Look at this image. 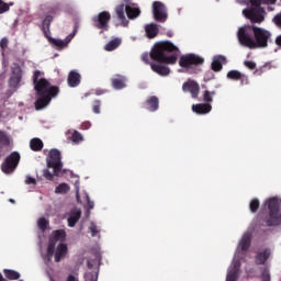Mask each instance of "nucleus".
I'll return each instance as SVG.
<instances>
[{
  "label": "nucleus",
  "instance_id": "1",
  "mask_svg": "<svg viewBox=\"0 0 281 281\" xmlns=\"http://www.w3.org/2000/svg\"><path fill=\"white\" fill-rule=\"evenodd\" d=\"M179 53V47L170 41L156 43L150 50V59L155 60L150 64V68L158 76H170V68L166 65H176Z\"/></svg>",
  "mask_w": 281,
  "mask_h": 281
},
{
  "label": "nucleus",
  "instance_id": "2",
  "mask_svg": "<svg viewBox=\"0 0 281 281\" xmlns=\"http://www.w3.org/2000/svg\"><path fill=\"white\" fill-rule=\"evenodd\" d=\"M237 38L243 47L265 49L271 42V32L255 24H247L239 27Z\"/></svg>",
  "mask_w": 281,
  "mask_h": 281
},
{
  "label": "nucleus",
  "instance_id": "3",
  "mask_svg": "<svg viewBox=\"0 0 281 281\" xmlns=\"http://www.w3.org/2000/svg\"><path fill=\"white\" fill-rule=\"evenodd\" d=\"M41 76H43L41 70L34 71L33 85L38 97L34 103L36 111H42V109H45V106L52 102V99L56 98L58 93H60V88H58V86H52L47 79L41 78Z\"/></svg>",
  "mask_w": 281,
  "mask_h": 281
},
{
  "label": "nucleus",
  "instance_id": "4",
  "mask_svg": "<svg viewBox=\"0 0 281 281\" xmlns=\"http://www.w3.org/2000/svg\"><path fill=\"white\" fill-rule=\"evenodd\" d=\"M269 215L263 220L267 227H278L281 225V212H280V202L278 199L271 198L267 201Z\"/></svg>",
  "mask_w": 281,
  "mask_h": 281
},
{
  "label": "nucleus",
  "instance_id": "5",
  "mask_svg": "<svg viewBox=\"0 0 281 281\" xmlns=\"http://www.w3.org/2000/svg\"><path fill=\"white\" fill-rule=\"evenodd\" d=\"M67 238V233L63 229L54 231L52 236L48 239V246L46 254L43 256V260L46 265H49L52 262V258H54V251L56 250V243L58 240H65Z\"/></svg>",
  "mask_w": 281,
  "mask_h": 281
},
{
  "label": "nucleus",
  "instance_id": "6",
  "mask_svg": "<svg viewBox=\"0 0 281 281\" xmlns=\"http://www.w3.org/2000/svg\"><path fill=\"white\" fill-rule=\"evenodd\" d=\"M205 63V59L199 55L194 54H187L182 55L179 59V65L182 69H187L189 74H192V67H199Z\"/></svg>",
  "mask_w": 281,
  "mask_h": 281
},
{
  "label": "nucleus",
  "instance_id": "7",
  "mask_svg": "<svg viewBox=\"0 0 281 281\" xmlns=\"http://www.w3.org/2000/svg\"><path fill=\"white\" fill-rule=\"evenodd\" d=\"M63 157L60 150L50 149L49 155L47 157V168H53V172L55 177L60 175V170H63Z\"/></svg>",
  "mask_w": 281,
  "mask_h": 281
},
{
  "label": "nucleus",
  "instance_id": "8",
  "mask_svg": "<svg viewBox=\"0 0 281 281\" xmlns=\"http://www.w3.org/2000/svg\"><path fill=\"white\" fill-rule=\"evenodd\" d=\"M109 23H111V13L109 11H102L92 16V25L97 30H101V34L102 32H109Z\"/></svg>",
  "mask_w": 281,
  "mask_h": 281
},
{
  "label": "nucleus",
  "instance_id": "9",
  "mask_svg": "<svg viewBox=\"0 0 281 281\" xmlns=\"http://www.w3.org/2000/svg\"><path fill=\"white\" fill-rule=\"evenodd\" d=\"M21 161V154L19 151L11 153L2 162L1 170L4 175H12Z\"/></svg>",
  "mask_w": 281,
  "mask_h": 281
},
{
  "label": "nucleus",
  "instance_id": "10",
  "mask_svg": "<svg viewBox=\"0 0 281 281\" xmlns=\"http://www.w3.org/2000/svg\"><path fill=\"white\" fill-rule=\"evenodd\" d=\"M243 14L246 16V19L250 20V23L252 25L255 23H262L265 22V9L263 8H248L243 11Z\"/></svg>",
  "mask_w": 281,
  "mask_h": 281
},
{
  "label": "nucleus",
  "instance_id": "11",
  "mask_svg": "<svg viewBox=\"0 0 281 281\" xmlns=\"http://www.w3.org/2000/svg\"><path fill=\"white\" fill-rule=\"evenodd\" d=\"M153 15L158 23H166L168 21V13H166V4L164 2L155 1L153 3Z\"/></svg>",
  "mask_w": 281,
  "mask_h": 281
},
{
  "label": "nucleus",
  "instance_id": "12",
  "mask_svg": "<svg viewBox=\"0 0 281 281\" xmlns=\"http://www.w3.org/2000/svg\"><path fill=\"white\" fill-rule=\"evenodd\" d=\"M21 80H23V70L21 69V66L15 64L14 67L11 68V77L9 78V87L11 89L20 88Z\"/></svg>",
  "mask_w": 281,
  "mask_h": 281
},
{
  "label": "nucleus",
  "instance_id": "13",
  "mask_svg": "<svg viewBox=\"0 0 281 281\" xmlns=\"http://www.w3.org/2000/svg\"><path fill=\"white\" fill-rule=\"evenodd\" d=\"M182 91L183 93H190L191 97L196 100L199 98V93H201V86H199V82L192 79H188L182 85Z\"/></svg>",
  "mask_w": 281,
  "mask_h": 281
},
{
  "label": "nucleus",
  "instance_id": "14",
  "mask_svg": "<svg viewBox=\"0 0 281 281\" xmlns=\"http://www.w3.org/2000/svg\"><path fill=\"white\" fill-rule=\"evenodd\" d=\"M76 36V29L72 34H69L64 41L63 40H56L52 37V35L46 36L47 41L50 43V45H54L56 49H65L69 43H71V40Z\"/></svg>",
  "mask_w": 281,
  "mask_h": 281
},
{
  "label": "nucleus",
  "instance_id": "15",
  "mask_svg": "<svg viewBox=\"0 0 281 281\" xmlns=\"http://www.w3.org/2000/svg\"><path fill=\"white\" fill-rule=\"evenodd\" d=\"M226 78L228 80H234L240 82L241 87H245L246 85H249V77L238 70H231L227 72Z\"/></svg>",
  "mask_w": 281,
  "mask_h": 281
},
{
  "label": "nucleus",
  "instance_id": "16",
  "mask_svg": "<svg viewBox=\"0 0 281 281\" xmlns=\"http://www.w3.org/2000/svg\"><path fill=\"white\" fill-rule=\"evenodd\" d=\"M88 271L85 273V281H98L100 276V266L93 268V262L88 261Z\"/></svg>",
  "mask_w": 281,
  "mask_h": 281
},
{
  "label": "nucleus",
  "instance_id": "17",
  "mask_svg": "<svg viewBox=\"0 0 281 281\" xmlns=\"http://www.w3.org/2000/svg\"><path fill=\"white\" fill-rule=\"evenodd\" d=\"M126 82H127V79L123 75H115L111 79L112 87L116 91H121V89H126Z\"/></svg>",
  "mask_w": 281,
  "mask_h": 281
},
{
  "label": "nucleus",
  "instance_id": "18",
  "mask_svg": "<svg viewBox=\"0 0 281 281\" xmlns=\"http://www.w3.org/2000/svg\"><path fill=\"white\" fill-rule=\"evenodd\" d=\"M69 251V248L67 247V244L60 243L56 250H54V255L55 256V262H60V260H63V258H65V256H67Z\"/></svg>",
  "mask_w": 281,
  "mask_h": 281
},
{
  "label": "nucleus",
  "instance_id": "19",
  "mask_svg": "<svg viewBox=\"0 0 281 281\" xmlns=\"http://www.w3.org/2000/svg\"><path fill=\"white\" fill-rule=\"evenodd\" d=\"M81 80H82V76H80L77 70H71L68 74V78H67L68 87L76 88L80 85Z\"/></svg>",
  "mask_w": 281,
  "mask_h": 281
},
{
  "label": "nucleus",
  "instance_id": "20",
  "mask_svg": "<svg viewBox=\"0 0 281 281\" xmlns=\"http://www.w3.org/2000/svg\"><path fill=\"white\" fill-rule=\"evenodd\" d=\"M145 109H147V111H150V113L159 111V98H157L156 95L147 98V100L145 101Z\"/></svg>",
  "mask_w": 281,
  "mask_h": 281
},
{
  "label": "nucleus",
  "instance_id": "21",
  "mask_svg": "<svg viewBox=\"0 0 281 281\" xmlns=\"http://www.w3.org/2000/svg\"><path fill=\"white\" fill-rule=\"evenodd\" d=\"M193 113H196L198 115H206V113H210L212 111V104L210 103H198L192 105Z\"/></svg>",
  "mask_w": 281,
  "mask_h": 281
},
{
  "label": "nucleus",
  "instance_id": "22",
  "mask_svg": "<svg viewBox=\"0 0 281 281\" xmlns=\"http://www.w3.org/2000/svg\"><path fill=\"white\" fill-rule=\"evenodd\" d=\"M124 10H126V7L124 4H120L115 8V12L119 21H121V25H123V27H128V20L124 14Z\"/></svg>",
  "mask_w": 281,
  "mask_h": 281
},
{
  "label": "nucleus",
  "instance_id": "23",
  "mask_svg": "<svg viewBox=\"0 0 281 281\" xmlns=\"http://www.w3.org/2000/svg\"><path fill=\"white\" fill-rule=\"evenodd\" d=\"M225 63H227V58H225V56L220 55V56H215L211 67L213 71H221L223 69V65H225Z\"/></svg>",
  "mask_w": 281,
  "mask_h": 281
},
{
  "label": "nucleus",
  "instance_id": "24",
  "mask_svg": "<svg viewBox=\"0 0 281 281\" xmlns=\"http://www.w3.org/2000/svg\"><path fill=\"white\" fill-rule=\"evenodd\" d=\"M81 216H82L81 210L71 211L68 217V227H76V224L78 223V221H80Z\"/></svg>",
  "mask_w": 281,
  "mask_h": 281
},
{
  "label": "nucleus",
  "instance_id": "25",
  "mask_svg": "<svg viewBox=\"0 0 281 281\" xmlns=\"http://www.w3.org/2000/svg\"><path fill=\"white\" fill-rule=\"evenodd\" d=\"M147 38H155L159 34V26L156 23H150L145 26Z\"/></svg>",
  "mask_w": 281,
  "mask_h": 281
},
{
  "label": "nucleus",
  "instance_id": "26",
  "mask_svg": "<svg viewBox=\"0 0 281 281\" xmlns=\"http://www.w3.org/2000/svg\"><path fill=\"white\" fill-rule=\"evenodd\" d=\"M52 21H54V16L52 15H46L43 20L42 32L45 37L52 35V31H49V27L52 26Z\"/></svg>",
  "mask_w": 281,
  "mask_h": 281
},
{
  "label": "nucleus",
  "instance_id": "27",
  "mask_svg": "<svg viewBox=\"0 0 281 281\" xmlns=\"http://www.w3.org/2000/svg\"><path fill=\"white\" fill-rule=\"evenodd\" d=\"M269 256H271V251H269V249L258 252L256 256V265H265V262L269 260Z\"/></svg>",
  "mask_w": 281,
  "mask_h": 281
},
{
  "label": "nucleus",
  "instance_id": "28",
  "mask_svg": "<svg viewBox=\"0 0 281 281\" xmlns=\"http://www.w3.org/2000/svg\"><path fill=\"white\" fill-rule=\"evenodd\" d=\"M43 140L41 138H33L30 140V148L34 153H41L43 150Z\"/></svg>",
  "mask_w": 281,
  "mask_h": 281
},
{
  "label": "nucleus",
  "instance_id": "29",
  "mask_svg": "<svg viewBox=\"0 0 281 281\" xmlns=\"http://www.w3.org/2000/svg\"><path fill=\"white\" fill-rule=\"evenodd\" d=\"M239 247L241 251H247V249L251 247V235L249 234L244 235L241 240L239 241Z\"/></svg>",
  "mask_w": 281,
  "mask_h": 281
},
{
  "label": "nucleus",
  "instance_id": "30",
  "mask_svg": "<svg viewBox=\"0 0 281 281\" xmlns=\"http://www.w3.org/2000/svg\"><path fill=\"white\" fill-rule=\"evenodd\" d=\"M125 12L127 14V19H137L142 11L138 8H133L131 5H125Z\"/></svg>",
  "mask_w": 281,
  "mask_h": 281
},
{
  "label": "nucleus",
  "instance_id": "31",
  "mask_svg": "<svg viewBox=\"0 0 281 281\" xmlns=\"http://www.w3.org/2000/svg\"><path fill=\"white\" fill-rule=\"evenodd\" d=\"M122 41H120V38H114L105 45L104 49L105 52H113L114 49H117V47H120Z\"/></svg>",
  "mask_w": 281,
  "mask_h": 281
},
{
  "label": "nucleus",
  "instance_id": "32",
  "mask_svg": "<svg viewBox=\"0 0 281 281\" xmlns=\"http://www.w3.org/2000/svg\"><path fill=\"white\" fill-rule=\"evenodd\" d=\"M214 95H216L215 90H205L203 92V102H205V104H212L214 102Z\"/></svg>",
  "mask_w": 281,
  "mask_h": 281
},
{
  "label": "nucleus",
  "instance_id": "33",
  "mask_svg": "<svg viewBox=\"0 0 281 281\" xmlns=\"http://www.w3.org/2000/svg\"><path fill=\"white\" fill-rule=\"evenodd\" d=\"M3 274L8 280H19L21 278V273L16 270L3 269Z\"/></svg>",
  "mask_w": 281,
  "mask_h": 281
},
{
  "label": "nucleus",
  "instance_id": "34",
  "mask_svg": "<svg viewBox=\"0 0 281 281\" xmlns=\"http://www.w3.org/2000/svg\"><path fill=\"white\" fill-rule=\"evenodd\" d=\"M71 188L67 183H60L58 187H56L55 192L56 194H67Z\"/></svg>",
  "mask_w": 281,
  "mask_h": 281
},
{
  "label": "nucleus",
  "instance_id": "35",
  "mask_svg": "<svg viewBox=\"0 0 281 281\" xmlns=\"http://www.w3.org/2000/svg\"><path fill=\"white\" fill-rule=\"evenodd\" d=\"M3 146H10V137L5 132L0 131V148H3Z\"/></svg>",
  "mask_w": 281,
  "mask_h": 281
},
{
  "label": "nucleus",
  "instance_id": "36",
  "mask_svg": "<svg viewBox=\"0 0 281 281\" xmlns=\"http://www.w3.org/2000/svg\"><path fill=\"white\" fill-rule=\"evenodd\" d=\"M250 212H252V214H256V212H258V210H260V200H258L257 198L252 199L250 204Z\"/></svg>",
  "mask_w": 281,
  "mask_h": 281
},
{
  "label": "nucleus",
  "instance_id": "37",
  "mask_svg": "<svg viewBox=\"0 0 281 281\" xmlns=\"http://www.w3.org/2000/svg\"><path fill=\"white\" fill-rule=\"evenodd\" d=\"M37 226L42 232H45L47 227H49V221H47L45 217H41L37 221Z\"/></svg>",
  "mask_w": 281,
  "mask_h": 281
},
{
  "label": "nucleus",
  "instance_id": "38",
  "mask_svg": "<svg viewBox=\"0 0 281 281\" xmlns=\"http://www.w3.org/2000/svg\"><path fill=\"white\" fill-rule=\"evenodd\" d=\"M239 271H240V261L239 260L234 261L233 267L228 270V273L235 272V276H238Z\"/></svg>",
  "mask_w": 281,
  "mask_h": 281
},
{
  "label": "nucleus",
  "instance_id": "39",
  "mask_svg": "<svg viewBox=\"0 0 281 281\" xmlns=\"http://www.w3.org/2000/svg\"><path fill=\"white\" fill-rule=\"evenodd\" d=\"M100 106H102V101L101 100H95L93 102V105H92V111L93 113H95L97 115L100 114Z\"/></svg>",
  "mask_w": 281,
  "mask_h": 281
},
{
  "label": "nucleus",
  "instance_id": "40",
  "mask_svg": "<svg viewBox=\"0 0 281 281\" xmlns=\"http://www.w3.org/2000/svg\"><path fill=\"white\" fill-rule=\"evenodd\" d=\"M261 281H271V274L269 273V268H265L261 272Z\"/></svg>",
  "mask_w": 281,
  "mask_h": 281
},
{
  "label": "nucleus",
  "instance_id": "41",
  "mask_svg": "<svg viewBox=\"0 0 281 281\" xmlns=\"http://www.w3.org/2000/svg\"><path fill=\"white\" fill-rule=\"evenodd\" d=\"M10 11V4L5 3L3 0H0V14Z\"/></svg>",
  "mask_w": 281,
  "mask_h": 281
},
{
  "label": "nucleus",
  "instance_id": "42",
  "mask_svg": "<svg viewBox=\"0 0 281 281\" xmlns=\"http://www.w3.org/2000/svg\"><path fill=\"white\" fill-rule=\"evenodd\" d=\"M71 140L75 142V144H78V142H82V134H80V132L78 131H75L71 136Z\"/></svg>",
  "mask_w": 281,
  "mask_h": 281
},
{
  "label": "nucleus",
  "instance_id": "43",
  "mask_svg": "<svg viewBox=\"0 0 281 281\" xmlns=\"http://www.w3.org/2000/svg\"><path fill=\"white\" fill-rule=\"evenodd\" d=\"M274 25L281 29V11L272 19Z\"/></svg>",
  "mask_w": 281,
  "mask_h": 281
},
{
  "label": "nucleus",
  "instance_id": "44",
  "mask_svg": "<svg viewBox=\"0 0 281 281\" xmlns=\"http://www.w3.org/2000/svg\"><path fill=\"white\" fill-rule=\"evenodd\" d=\"M43 175L48 181H54V173L49 172V169H44Z\"/></svg>",
  "mask_w": 281,
  "mask_h": 281
},
{
  "label": "nucleus",
  "instance_id": "45",
  "mask_svg": "<svg viewBox=\"0 0 281 281\" xmlns=\"http://www.w3.org/2000/svg\"><path fill=\"white\" fill-rule=\"evenodd\" d=\"M90 232H91V236H93V237H95V236H98V234H100V231H98V226L94 223H91Z\"/></svg>",
  "mask_w": 281,
  "mask_h": 281
},
{
  "label": "nucleus",
  "instance_id": "46",
  "mask_svg": "<svg viewBox=\"0 0 281 281\" xmlns=\"http://www.w3.org/2000/svg\"><path fill=\"white\" fill-rule=\"evenodd\" d=\"M238 274L236 272H227L226 281H237Z\"/></svg>",
  "mask_w": 281,
  "mask_h": 281
},
{
  "label": "nucleus",
  "instance_id": "47",
  "mask_svg": "<svg viewBox=\"0 0 281 281\" xmlns=\"http://www.w3.org/2000/svg\"><path fill=\"white\" fill-rule=\"evenodd\" d=\"M142 60L145 65H151L153 63H150V53L148 55V53H144L142 55Z\"/></svg>",
  "mask_w": 281,
  "mask_h": 281
},
{
  "label": "nucleus",
  "instance_id": "48",
  "mask_svg": "<svg viewBox=\"0 0 281 281\" xmlns=\"http://www.w3.org/2000/svg\"><path fill=\"white\" fill-rule=\"evenodd\" d=\"M245 67H247V69H250L251 71H254V69H256V61H251V60H246L244 61Z\"/></svg>",
  "mask_w": 281,
  "mask_h": 281
},
{
  "label": "nucleus",
  "instance_id": "49",
  "mask_svg": "<svg viewBox=\"0 0 281 281\" xmlns=\"http://www.w3.org/2000/svg\"><path fill=\"white\" fill-rule=\"evenodd\" d=\"M8 37H3L1 41H0V47L2 49V52H5V49H8Z\"/></svg>",
  "mask_w": 281,
  "mask_h": 281
},
{
  "label": "nucleus",
  "instance_id": "50",
  "mask_svg": "<svg viewBox=\"0 0 281 281\" xmlns=\"http://www.w3.org/2000/svg\"><path fill=\"white\" fill-rule=\"evenodd\" d=\"M25 183H26V186H36V179L29 176L25 179Z\"/></svg>",
  "mask_w": 281,
  "mask_h": 281
},
{
  "label": "nucleus",
  "instance_id": "51",
  "mask_svg": "<svg viewBox=\"0 0 281 281\" xmlns=\"http://www.w3.org/2000/svg\"><path fill=\"white\" fill-rule=\"evenodd\" d=\"M262 3V0H250L251 8H262L260 4Z\"/></svg>",
  "mask_w": 281,
  "mask_h": 281
},
{
  "label": "nucleus",
  "instance_id": "52",
  "mask_svg": "<svg viewBox=\"0 0 281 281\" xmlns=\"http://www.w3.org/2000/svg\"><path fill=\"white\" fill-rule=\"evenodd\" d=\"M94 203L93 201H91V198H89V195H87V206H88V210H93L94 207Z\"/></svg>",
  "mask_w": 281,
  "mask_h": 281
},
{
  "label": "nucleus",
  "instance_id": "53",
  "mask_svg": "<svg viewBox=\"0 0 281 281\" xmlns=\"http://www.w3.org/2000/svg\"><path fill=\"white\" fill-rule=\"evenodd\" d=\"M81 128L82 131H89V128H91V122H83Z\"/></svg>",
  "mask_w": 281,
  "mask_h": 281
},
{
  "label": "nucleus",
  "instance_id": "54",
  "mask_svg": "<svg viewBox=\"0 0 281 281\" xmlns=\"http://www.w3.org/2000/svg\"><path fill=\"white\" fill-rule=\"evenodd\" d=\"M276 1H278V0H262V3H265L267 5H276Z\"/></svg>",
  "mask_w": 281,
  "mask_h": 281
},
{
  "label": "nucleus",
  "instance_id": "55",
  "mask_svg": "<svg viewBox=\"0 0 281 281\" xmlns=\"http://www.w3.org/2000/svg\"><path fill=\"white\" fill-rule=\"evenodd\" d=\"M267 67V65L262 66L259 69H256L254 74H258V76H262V72L265 71V68Z\"/></svg>",
  "mask_w": 281,
  "mask_h": 281
},
{
  "label": "nucleus",
  "instance_id": "56",
  "mask_svg": "<svg viewBox=\"0 0 281 281\" xmlns=\"http://www.w3.org/2000/svg\"><path fill=\"white\" fill-rule=\"evenodd\" d=\"M66 281H79L78 277L74 276V274H69L66 279Z\"/></svg>",
  "mask_w": 281,
  "mask_h": 281
},
{
  "label": "nucleus",
  "instance_id": "57",
  "mask_svg": "<svg viewBox=\"0 0 281 281\" xmlns=\"http://www.w3.org/2000/svg\"><path fill=\"white\" fill-rule=\"evenodd\" d=\"M106 90H102V89H97L95 90V95H103V93H105Z\"/></svg>",
  "mask_w": 281,
  "mask_h": 281
},
{
  "label": "nucleus",
  "instance_id": "58",
  "mask_svg": "<svg viewBox=\"0 0 281 281\" xmlns=\"http://www.w3.org/2000/svg\"><path fill=\"white\" fill-rule=\"evenodd\" d=\"M276 45H278V47H281V35L277 36Z\"/></svg>",
  "mask_w": 281,
  "mask_h": 281
},
{
  "label": "nucleus",
  "instance_id": "59",
  "mask_svg": "<svg viewBox=\"0 0 281 281\" xmlns=\"http://www.w3.org/2000/svg\"><path fill=\"white\" fill-rule=\"evenodd\" d=\"M0 281H8L5 278H3V274L0 272Z\"/></svg>",
  "mask_w": 281,
  "mask_h": 281
},
{
  "label": "nucleus",
  "instance_id": "60",
  "mask_svg": "<svg viewBox=\"0 0 281 281\" xmlns=\"http://www.w3.org/2000/svg\"><path fill=\"white\" fill-rule=\"evenodd\" d=\"M172 35H173L172 32L167 33V36H169V38H172Z\"/></svg>",
  "mask_w": 281,
  "mask_h": 281
},
{
  "label": "nucleus",
  "instance_id": "61",
  "mask_svg": "<svg viewBox=\"0 0 281 281\" xmlns=\"http://www.w3.org/2000/svg\"><path fill=\"white\" fill-rule=\"evenodd\" d=\"M10 202H11V203H14V200L10 199Z\"/></svg>",
  "mask_w": 281,
  "mask_h": 281
},
{
  "label": "nucleus",
  "instance_id": "62",
  "mask_svg": "<svg viewBox=\"0 0 281 281\" xmlns=\"http://www.w3.org/2000/svg\"><path fill=\"white\" fill-rule=\"evenodd\" d=\"M50 281H56L54 278L50 277Z\"/></svg>",
  "mask_w": 281,
  "mask_h": 281
}]
</instances>
